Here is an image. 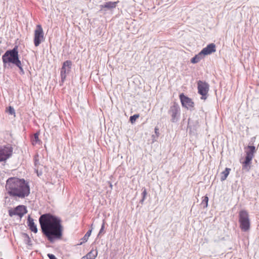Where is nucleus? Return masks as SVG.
I'll return each mask as SVG.
<instances>
[{
  "label": "nucleus",
  "instance_id": "10",
  "mask_svg": "<svg viewBox=\"0 0 259 259\" xmlns=\"http://www.w3.org/2000/svg\"><path fill=\"white\" fill-rule=\"evenodd\" d=\"M72 66V62L69 60L65 61L61 70V76L62 81H64L66 76L70 72V69Z\"/></svg>",
  "mask_w": 259,
  "mask_h": 259
},
{
  "label": "nucleus",
  "instance_id": "26",
  "mask_svg": "<svg viewBox=\"0 0 259 259\" xmlns=\"http://www.w3.org/2000/svg\"><path fill=\"white\" fill-rule=\"evenodd\" d=\"M34 164L36 168H37V167L39 168V166L40 164H39L38 160L36 158V156H35L34 157Z\"/></svg>",
  "mask_w": 259,
  "mask_h": 259
},
{
  "label": "nucleus",
  "instance_id": "16",
  "mask_svg": "<svg viewBox=\"0 0 259 259\" xmlns=\"http://www.w3.org/2000/svg\"><path fill=\"white\" fill-rule=\"evenodd\" d=\"M118 3L117 2H109L105 3L104 5H102L100 6L102 9L103 8H107L108 9H111L113 8H115L116 7L117 4Z\"/></svg>",
  "mask_w": 259,
  "mask_h": 259
},
{
  "label": "nucleus",
  "instance_id": "15",
  "mask_svg": "<svg viewBox=\"0 0 259 259\" xmlns=\"http://www.w3.org/2000/svg\"><path fill=\"white\" fill-rule=\"evenodd\" d=\"M28 226L32 232H33L35 233L37 232V229L36 225L34 223V220L33 219L30 218V216L28 218Z\"/></svg>",
  "mask_w": 259,
  "mask_h": 259
},
{
  "label": "nucleus",
  "instance_id": "21",
  "mask_svg": "<svg viewBox=\"0 0 259 259\" xmlns=\"http://www.w3.org/2000/svg\"><path fill=\"white\" fill-rule=\"evenodd\" d=\"M38 136H39V133H36L34 134V137L32 140V144L33 145L36 144L38 143H39L40 141L39 140Z\"/></svg>",
  "mask_w": 259,
  "mask_h": 259
},
{
  "label": "nucleus",
  "instance_id": "3",
  "mask_svg": "<svg viewBox=\"0 0 259 259\" xmlns=\"http://www.w3.org/2000/svg\"><path fill=\"white\" fill-rule=\"evenodd\" d=\"M4 67L10 65L11 63L17 66L22 71L23 68L21 62L18 58V47L15 46L12 50L7 51L2 56Z\"/></svg>",
  "mask_w": 259,
  "mask_h": 259
},
{
  "label": "nucleus",
  "instance_id": "12",
  "mask_svg": "<svg viewBox=\"0 0 259 259\" xmlns=\"http://www.w3.org/2000/svg\"><path fill=\"white\" fill-rule=\"evenodd\" d=\"M180 98L183 106L187 109L193 106L194 103L189 98L184 96L183 94H181Z\"/></svg>",
  "mask_w": 259,
  "mask_h": 259
},
{
  "label": "nucleus",
  "instance_id": "13",
  "mask_svg": "<svg viewBox=\"0 0 259 259\" xmlns=\"http://www.w3.org/2000/svg\"><path fill=\"white\" fill-rule=\"evenodd\" d=\"M215 51V45L211 43L207 45L206 47L203 48L200 52L203 56H204L205 55H210Z\"/></svg>",
  "mask_w": 259,
  "mask_h": 259
},
{
  "label": "nucleus",
  "instance_id": "24",
  "mask_svg": "<svg viewBox=\"0 0 259 259\" xmlns=\"http://www.w3.org/2000/svg\"><path fill=\"white\" fill-rule=\"evenodd\" d=\"M24 235L25 236V243L30 245H31V244L30 243L31 242V240H30V238H29V237L28 236L27 234H24Z\"/></svg>",
  "mask_w": 259,
  "mask_h": 259
},
{
  "label": "nucleus",
  "instance_id": "17",
  "mask_svg": "<svg viewBox=\"0 0 259 259\" xmlns=\"http://www.w3.org/2000/svg\"><path fill=\"white\" fill-rule=\"evenodd\" d=\"M203 55L201 54V52H200L191 59V62L193 64L197 63L199 62L203 58Z\"/></svg>",
  "mask_w": 259,
  "mask_h": 259
},
{
  "label": "nucleus",
  "instance_id": "30",
  "mask_svg": "<svg viewBox=\"0 0 259 259\" xmlns=\"http://www.w3.org/2000/svg\"><path fill=\"white\" fill-rule=\"evenodd\" d=\"M154 130H155V134H158V133L159 129H158L157 127H156L155 128Z\"/></svg>",
  "mask_w": 259,
  "mask_h": 259
},
{
  "label": "nucleus",
  "instance_id": "20",
  "mask_svg": "<svg viewBox=\"0 0 259 259\" xmlns=\"http://www.w3.org/2000/svg\"><path fill=\"white\" fill-rule=\"evenodd\" d=\"M208 197L206 196L203 197L201 205L203 208H206L208 205Z\"/></svg>",
  "mask_w": 259,
  "mask_h": 259
},
{
  "label": "nucleus",
  "instance_id": "14",
  "mask_svg": "<svg viewBox=\"0 0 259 259\" xmlns=\"http://www.w3.org/2000/svg\"><path fill=\"white\" fill-rule=\"evenodd\" d=\"M98 255L97 249H92L86 255L82 257L81 259H95Z\"/></svg>",
  "mask_w": 259,
  "mask_h": 259
},
{
  "label": "nucleus",
  "instance_id": "23",
  "mask_svg": "<svg viewBox=\"0 0 259 259\" xmlns=\"http://www.w3.org/2000/svg\"><path fill=\"white\" fill-rule=\"evenodd\" d=\"M104 228H105V221L103 220V223L102 224L101 228L100 229V230L98 234V236L101 235L102 234H104L105 233Z\"/></svg>",
  "mask_w": 259,
  "mask_h": 259
},
{
  "label": "nucleus",
  "instance_id": "5",
  "mask_svg": "<svg viewBox=\"0 0 259 259\" xmlns=\"http://www.w3.org/2000/svg\"><path fill=\"white\" fill-rule=\"evenodd\" d=\"M239 222L241 229L244 231H247L250 228V220L248 212L245 210H241L239 214Z\"/></svg>",
  "mask_w": 259,
  "mask_h": 259
},
{
  "label": "nucleus",
  "instance_id": "6",
  "mask_svg": "<svg viewBox=\"0 0 259 259\" xmlns=\"http://www.w3.org/2000/svg\"><path fill=\"white\" fill-rule=\"evenodd\" d=\"M44 31L41 26L37 25L34 31V44L35 47L38 46L44 40Z\"/></svg>",
  "mask_w": 259,
  "mask_h": 259
},
{
  "label": "nucleus",
  "instance_id": "28",
  "mask_svg": "<svg viewBox=\"0 0 259 259\" xmlns=\"http://www.w3.org/2000/svg\"><path fill=\"white\" fill-rule=\"evenodd\" d=\"M142 195H143V197L144 198V199H145L146 196L147 195V191H146V189L145 188H144V189L142 192Z\"/></svg>",
  "mask_w": 259,
  "mask_h": 259
},
{
  "label": "nucleus",
  "instance_id": "27",
  "mask_svg": "<svg viewBox=\"0 0 259 259\" xmlns=\"http://www.w3.org/2000/svg\"><path fill=\"white\" fill-rule=\"evenodd\" d=\"M48 257H49L50 259H57L56 256L53 254H50V253H49L48 254Z\"/></svg>",
  "mask_w": 259,
  "mask_h": 259
},
{
  "label": "nucleus",
  "instance_id": "11",
  "mask_svg": "<svg viewBox=\"0 0 259 259\" xmlns=\"http://www.w3.org/2000/svg\"><path fill=\"white\" fill-rule=\"evenodd\" d=\"M179 112L180 109L178 105H174L170 107L169 110V113L170 114L172 117V122H175L177 121Z\"/></svg>",
  "mask_w": 259,
  "mask_h": 259
},
{
  "label": "nucleus",
  "instance_id": "25",
  "mask_svg": "<svg viewBox=\"0 0 259 259\" xmlns=\"http://www.w3.org/2000/svg\"><path fill=\"white\" fill-rule=\"evenodd\" d=\"M8 112H9V113L10 114L15 115V110L12 107H11V106L9 107L8 109Z\"/></svg>",
  "mask_w": 259,
  "mask_h": 259
},
{
  "label": "nucleus",
  "instance_id": "8",
  "mask_svg": "<svg viewBox=\"0 0 259 259\" xmlns=\"http://www.w3.org/2000/svg\"><path fill=\"white\" fill-rule=\"evenodd\" d=\"M198 93L202 97L201 99L205 100L209 91V85L207 83L199 80L197 83Z\"/></svg>",
  "mask_w": 259,
  "mask_h": 259
},
{
  "label": "nucleus",
  "instance_id": "9",
  "mask_svg": "<svg viewBox=\"0 0 259 259\" xmlns=\"http://www.w3.org/2000/svg\"><path fill=\"white\" fill-rule=\"evenodd\" d=\"M27 212L26 207L24 205H19L14 209L9 210V214L11 217L18 215L22 218Z\"/></svg>",
  "mask_w": 259,
  "mask_h": 259
},
{
  "label": "nucleus",
  "instance_id": "7",
  "mask_svg": "<svg viewBox=\"0 0 259 259\" xmlns=\"http://www.w3.org/2000/svg\"><path fill=\"white\" fill-rule=\"evenodd\" d=\"M13 152V148L10 146L0 147V162L4 161L8 159Z\"/></svg>",
  "mask_w": 259,
  "mask_h": 259
},
{
  "label": "nucleus",
  "instance_id": "29",
  "mask_svg": "<svg viewBox=\"0 0 259 259\" xmlns=\"http://www.w3.org/2000/svg\"><path fill=\"white\" fill-rule=\"evenodd\" d=\"M35 170L36 171V173H37L38 176L41 175L42 172L41 171H39V168L38 167L35 168Z\"/></svg>",
  "mask_w": 259,
  "mask_h": 259
},
{
  "label": "nucleus",
  "instance_id": "1",
  "mask_svg": "<svg viewBox=\"0 0 259 259\" xmlns=\"http://www.w3.org/2000/svg\"><path fill=\"white\" fill-rule=\"evenodd\" d=\"M39 221L42 232L51 242L61 239L63 227L59 218L50 213H47L41 215Z\"/></svg>",
  "mask_w": 259,
  "mask_h": 259
},
{
  "label": "nucleus",
  "instance_id": "4",
  "mask_svg": "<svg viewBox=\"0 0 259 259\" xmlns=\"http://www.w3.org/2000/svg\"><path fill=\"white\" fill-rule=\"evenodd\" d=\"M255 152V148L254 146H248L245 148L246 157L245 161L242 163V168L246 171H248L250 168L251 161Z\"/></svg>",
  "mask_w": 259,
  "mask_h": 259
},
{
  "label": "nucleus",
  "instance_id": "2",
  "mask_svg": "<svg viewBox=\"0 0 259 259\" xmlns=\"http://www.w3.org/2000/svg\"><path fill=\"white\" fill-rule=\"evenodd\" d=\"M6 189L11 196L24 198L30 193L29 187L23 179L10 178L6 183Z\"/></svg>",
  "mask_w": 259,
  "mask_h": 259
},
{
  "label": "nucleus",
  "instance_id": "18",
  "mask_svg": "<svg viewBox=\"0 0 259 259\" xmlns=\"http://www.w3.org/2000/svg\"><path fill=\"white\" fill-rule=\"evenodd\" d=\"M230 168H226L225 170L221 172V180L222 181H224L227 179L228 176L230 173Z\"/></svg>",
  "mask_w": 259,
  "mask_h": 259
},
{
  "label": "nucleus",
  "instance_id": "19",
  "mask_svg": "<svg viewBox=\"0 0 259 259\" xmlns=\"http://www.w3.org/2000/svg\"><path fill=\"white\" fill-rule=\"evenodd\" d=\"M92 231V228L90 230H89L87 233L85 234V235L83 236V237L81 239L82 240V242H80L79 245H81L82 242H85L88 241L89 237L90 236L91 233Z\"/></svg>",
  "mask_w": 259,
  "mask_h": 259
},
{
  "label": "nucleus",
  "instance_id": "22",
  "mask_svg": "<svg viewBox=\"0 0 259 259\" xmlns=\"http://www.w3.org/2000/svg\"><path fill=\"white\" fill-rule=\"evenodd\" d=\"M139 117V114H134L133 116H131L130 117V120L132 123H133L135 122L136 120Z\"/></svg>",
  "mask_w": 259,
  "mask_h": 259
},
{
  "label": "nucleus",
  "instance_id": "31",
  "mask_svg": "<svg viewBox=\"0 0 259 259\" xmlns=\"http://www.w3.org/2000/svg\"><path fill=\"white\" fill-rule=\"evenodd\" d=\"M145 199H144V198L143 197V198H142V199L141 200L140 202H141V203H143V202H144V201L145 200Z\"/></svg>",
  "mask_w": 259,
  "mask_h": 259
}]
</instances>
